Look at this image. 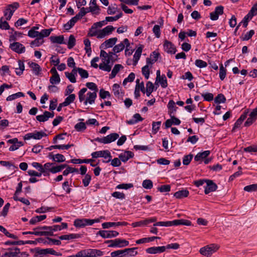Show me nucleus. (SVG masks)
<instances>
[{"label":"nucleus","instance_id":"f257e3e1","mask_svg":"<svg viewBox=\"0 0 257 257\" xmlns=\"http://www.w3.org/2000/svg\"><path fill=\"white\" fill-rule=\"evenodd\" d=\"M179 225H184L186 226H190L191 222L188 220L186 219H176L173 221H159L156 222L154 224V226H177Z\"/></svg>","mask_w":257,"mask_h":257},{"label":"nucleus","instance_id":"f03ea898","mask_svg":"<svg viewBox=\"0 0 257 257\" xmlns=\"http://www.w3.org/2000/svg\"><path fill=\"white\" fill-rule=\"evenodd\" d=\"M100 57L101 59L102 63L99 65V68L104 71L110 72L111 69V65L109 64L107 53L104 50H101L100 52Z\"/></svg>","mask_w":257,"mask_h":257},{"label":"nucleus","instance_id":"7ed1b4c3","mask_svg":"<svg viewBox=\"0 0 257 257\" xmlns=\"http://www.w3.org/2000/svg\"><path fill=\"white\" fill-rule=\"evenodd\" d=\"M20 7V5L18 2H14L12 4L9 5L4 11V16L7 21L11 20L15 11Z\"/></svg>","mask_w":257,"mask_h":257},{"label":"nucleus","instance_id":"20e7f679","mask_svg":"<svg viewBox=\"0 0 257 257\" xmlns=\"http://www.w3.org/2000/svg\"><path fill=\"white\" fill-rule=\"evenodd\" d=\"M218 248L219 246L217 244H211L209 245H207L201 248L200 249V253L201 254L208 257L216 251Z\"/></svg>","mask_w":257,"mask_h":257},{"label":"nucleus","instance_id":"39448f33","mask_svg":"<svg viewBox=\"0 0 257 257\" xmlns=\"http://www.w3.org/2000/svg\"><path fill=\"white\" fill-rule=\"evenodd\" d=\"M91 156L93 158H97L99 157L104 158V159H108L107 161H103V163H107L111 161L112 156L108 150H103L93 152L91 154Z\"/></svg>","mask_w":257,"mask_h":257},{"label":"nucleus","instance_id":"423d86ee","mask_svg":"<svg viewBox=\"0 0 257 257\" xmlns=\"http://www.w3.org/2000/svg\"><path fill=\"white\" fill-rule=\"evenodd\" d=\"M118 134L114 133L110 134V135H108L107 136L104 137L102 138H97L95 140L99 143L106 144L114 142L117 139H118Z\"/></svg>","mask_w":257,"mask_h":257},{"label":"nucleus","instance_id":"0eeeda50","mask_svg":"<svg viewBox=\"0 0 257 257\" xmlns=\"http://www.w3.org/2000/svg\"><path fill=\"white\" fill-rule=\"evenodd\" d=\"M36 254L40 255L42 256L47 255V254H52L56 256H60L61 254L60 252L56 251L52 248L40 249L39 248H36Z\"/></svg>","mask_w":257,"mask_h":257},{"label":"nucleus","instance_id":"6e6552de","mask_svg":"<svg viewBox=\"0 0 257 257\" xmlns=\"http://www.w3.org/2000/svg\"><path fill=\"white\" fill-rule=\"evenodd\" d=\"M119 233L114 230H100L96 233V235H99L103 238H112L117 236Z\"/></svg>","mask_w":257,"mask_h":257},{"label":"nucleus","instance_id":"1a4fd4ad","mask_svg":"<svg viewBox=\"0 0 257 257\" xmlns=\"http://www.w3.org/2000/svg\"><path fill=\"white\" fill-rule=\"evenodd\" d=\"M129 242L125 239L116 238L112 240V243L108 245L109 247H123L127 246Z\"/></svg>","mask_w":257,"mask_h":257},{"label":"nucleus","instance_id":"9d476101","mask_svg":"<svg viewBox=\"0 0 257 257\" xmlns=\"http://www.w3.org/2000/svg\"><path fill=\"white\" fill-rule=\"evenodd\" d=\"M10 48L18 54L23 53L26 51L25 47L19 42H15L11 43Z\"/></svg>","mask_w":257,"mask_h":257},{"label":"nucleus","instance_id":"9b49d317","mask_svg":"<svg viewBox=\"0 0 257 257\" xmlns=\"http://www.w3.org/2000/svg\"><path fill=\"white\" fill-rule=\"evenodd\" d=\"M206 186L205 187L204 193L205 194H208L211 192L216 191L217 189V185L213 182L212 180H206Z\"/></svg>","mask_w":257,"mask_h":257},{"label":"nucleus","instance_id":"f8f14e48","mask_svg":"<svg viewBox=\"0 0 257 257\" xmlns=\"http://www.w3.org/2000/svg\"><path fill=\"white\" fill-rule=\"evenodd\" d=\"M224 8L222 6H219L215 8L214 12L210 13V19L212 21L218 20L219 16L223 14Z\"/></svg>","mask_w":257,"mask_h":257},{"label":"nucleus","instance_id":"ddd939ff","mask_svg":"<svg viewBox=\"0 0 257 257\" xmlns=\"http://www.w3.org/2000/svg\"><path fill=\"white\" fill-rule=\"evenodd\" d=\"M8 143L12 144V145L10 147L9 151H14L18 149L20 147L23 146L24 144L22 142H19L16 138L9 140Z\"/></svg>","mask_w":257,"mask_h":257},{"label":"nucleus","instance_id":"4468645a","mask_svg":"<svg viewBox=\"0 0 257 257\" xmlns=\"http://www.w3.org/2000/svg\"><path fill=\"white\" fill-rule=\"evenodd\" d=\"M163 46L165 51H166L168 53L174 54L177 51V50L174 45L172 42L167 40H166L164 41Z\"/></svg>","mask_w":257,"mask_h":257},{"label":"nucleus","instance_id":"2eb2a0df","mask_svg":"<svg viewBox=\"0 0 257 257\" xmlns=\"http://www.w3.org/2000/svg\"><path fill=\"white\" fill-rule=\"evenodd\" d=\"M54 116V112H50L48 111H45L43 114L37 115L36 119L40 122H45L47 121L49 118H53Z\"/></svg>","mask_w":257,"mask_h":257},{"label":"nucleus","instance_id":"dca6fc26","mask_svg":"<svg viewBox=\"0 0 257 257\" xmlns=\"http://www.w3.org/2000/svg\"><path fill=\"white\" fill-rule=\"evenodd\" d=\"M165 246H153L149 247L146 249V251L148 253L150 254H156L159 253H162L165 251Z\"/></svg>","mask_w":257,"mask_h":257},{"label":"nucleus","instance_id":"f3484780","mask_svg":"<svg viewBox=\"0 0 257 257\" xmlns=\"http://www.w3.org/2000/svg\"><path fill=\"white\" fill-rule=\"evenodd\" d=\"M114 30V28L110 25L106 26L103 29L99 30L98 39L104 38L106 35L110 34Z\"/></svg>","mask_w":257,"mask_h":257},{"label":"nucleus","instance_id":"a211bd4d","mask_svg":"<svg viewBox=\"0 0 257 257\" xmlns=\"http://www.w3.org/2000/svg\"><path fill=\"white\" fill-rule=\"evenodd\" d=\"M96 97L97 93L96 92H88L87 93V97L84 101V104L86 105L88 103L90 104L94 103Z\"/></svg>","mask_w":257,"mask_h":257},{"label":"nucleus","instance_id":"6ab92c4d","mask_svg":"<svg viewBox=\"0 0 257 257\" xmlns=\"http://www.w3.org/2000/svg\"><path fill=\"white\" fill-rule=\"evenodd\" d=\"M117 38H112L106 40L100 46V48L106 49L112 47L117 42Z\"/></svg>","mask_w":257,"mask_h":257},{"label":"nucleus","instance_id":"aec40b11","mask_svg":"<svg viewBox=\"0 0 257 257\" xmlns=\"http://www.w3.org/2000/svg\"><path fill=\"white\" fill-rule=\"evenodd\" d=\"M144 46L143 45H140V46L136 50L135 54L133 56V65H136L139 60L141 54L143 51Z\"/></svg>","mask_w":257,"mask_h":257},{"label":"nucleus","instance_id":"412c9836","mask_svg":"<svg viewBox=\"0 0 257 257\" xmlns=\"http://www.w3.org/2000/svg\"><path fill=\"white\" fill-rule=\"evenodd\" d=\"M210 154V151H205L198 153L194 157V160L196 162H202Z\"/></svg>","mask_w":257,"mask_h":257},{"label":"nucleus","instance_id":"4be33fe9","mask_svg":"<svg viewBox=\"0 0 257 257\" xmlns=\"http://www.w3.org/2000/svg\"><path fill=\"white\" fill-rule=\"evenodd\" d=\"M134 154L131 151H127L119 155V158L123 162H126L130 159L132 158Z\"/></svg>","mask_w":257,"mask_h":257},{"label":"nucleus","instance_id":"5701e85b","mask_svg":"<svg viewBox=\"0 0 257 257\" xmlns=\"http://www.w3.org/2000/svg\"><path fill=\"white\" fill-rule=\"evenodd\" d=\"M20 252V250L18 247L14 248H9L4 253V256L7 257H16Z\"/></svg>","mask_w":257,"mask_h":257},{"label":"nucleus","instance_id":"b1692460","mask_svg":"<svg viewBox=\"0 0 257 257\" xmlns=\"http://www.w3.org/2000/svg\"><path fill=\"white\" fill-rule=\"evenodd\" d=\"M87 249V257H97L102 256L103 253V252L96 249Z\"/></svg>","mask_w":257,"mask_h":257},{"label":"nucleus","instance_id":"393cba45","mask_svg":"<svg viewBox=\"0 0 257 257\" xmlns=\"http://www.w3.org/2000/svg\"><path fill=\"white\" fill-rule=\"evenodd\" d=\"M29 67L32 69V70L33 72V73L35 75H39L40 72L41 71L42 69L39 65L35 62H29L28 63Z\"/></svg>","mask_w":257,"mask_h":257},{"label":"nucleus","instance_id":"a878e982","mask_svg":"<svg viewBox=\"0 0 257 257\" xmlns=\"http://www.w3.org/2000/svg\"><path fill=\"white\" fill-rule=\"evenodd\" d=\"M112 91L115 97L118 98L122 96L123 93L120 88V86L118 84H114L112 86Z\"/></svg>","mask_w":257,"mask_h":257},{"label":"nucleus","instance_id":"bb28decb","mask_svg":"<svg viewBox=\"0 0 257 257\" xmlns=\"http://www.w3.org/2000/svg\"><path fill=\"white\" fill-rule=\"evenodd\" d=\"M123 66L121 64H115L114 66V67L111 71V72L109 76V79L114 78L116 76V75L118 73V72L121 69H123Z\"/></svg>","mask_w":257,"mask_h":257},{"label":"nucleus","instance_id":"cd10ccee","mask_svg":"<svg viewBox=\"0 0 257 257\" xmlns=\"http://www.w3.org/2000/svg\"><path fill=\"white\" fill-rule=\"evenodd\" d=\"M189 194V191L186 189H183L176 192L174 194V196L177 199H181L187 197Z\"/></svg>","mask_w":257,"mask_h":257},{"label":"nucleus","instance_id":"c85d7f7f","mask_svg":"<svg viewBox=\"0 0 257 257\" xmlns=\"http://www.w3.org/2000/svg\"><path fill=\"white\" fill-rule=\"evenodd\" d=\"M50 41L52 43L62 44H64V38L63 35H60L58 36H51L49 38Z\"/></svg>","mask_w":257,"mask_h":257},{"label":"nucleus","instance_id":"c756f323","mask_svg":"<svg viewBox=\"0 0 257 257\" xmlns=\"http://www.w3.org/2000/svg\"><path fill=\"white\" fill-rule=\"evenodd\" d=\"M169 109L168 113L170 115H174L178 107L176 106L175 103L173 100H170L168 104Z\"/></svg>","mask_w":257,"mask_h":257},{"label":"nucleus","instance_id":"7c9ffc66","mask_svg":"<svg viewBox=\"0 0 257 257\" xmlns=\"http://www.w3.org/2000/svg\"><path fill=\"white\" fill-rule=\"evenodd\" d=\"M143 118L141 117L139 113H136L133 116V118L126 121V123L128 124H134L139 121H142Z\"/></svg>","mask_w":257,"mask_h":257},{"label":"nucleus","instance_id":"2f4dec72","mask_svg":"<svg viewBox=\"0 0 257 257\" xmlns=\"http://www.w3.org/2000/svg\"><path fill=\"white\" fill-rule=\"evenodd\" d=\"M137 249V247L125 248L124 250L125 257L134 256L137 255L138 254V252L137 251H136Z\"/></svg>","mask_w":257,"mask_h":257},{"label":"nucleus","instance_id":"473e14b6","mask_svg":"<svg viewBox=\"0 0 257 257\" xmlns=\"http://www.w3.org/2000/svg\"><path fill=\"white\" fill-rule=\"evenodd\" d=\"M99 34V30H97V28L92 25L91 27L89 29L87 36L89 37L96 36L98 38Z\"/></svg>","mask_w":257,"mask_h":257},{"label":"nucleus","instance_id":"72a5a7b5","mask_svg":"<svg viewBox=\"0 0 257 257\" xmlns=\"http://www.w3.org/2000/svg\"><path fill=\"white\" fill-rule=\"evenodd\" d=\"M85 218L77 219L74 221V225L76 227L82 228L86 226Z\"/></svg>","mask_w":257,"mask_h":257},{"label":"nucleus","instance_id":"f704fd0d","mask_svg":"<svg viewBox=\"0 0 257 257\" xmlns=\"http://www.w3.org/2000/svg\"><path fill=\"white\" fill-rule=\"evenodd\" d=\"M76 96L74 94H70L67 97L63 102V106H68L72 103L75 99Z\"/></svg>","mask_w":257,"mask_h":257},{"label":"nucleus","instance_id":"c9c22d12","mask_svg":"<svg viewBox=\"0 0 257 257\" xmlns=\"http://www.w3.org/2000/svg\"><path fill=\"white\" fill-rule=\"evenodd\" d=\"M50 158L52 159L53 161L58 163L63 162L65 161V157L60 154L52 155Z\"/></svg>","mask_w":257,"mask_h":257},{"label":"nucleus","instance_id":"e433bc0d","mask_svg":"<svg viewBox=\"0 0 257 257\" xmlns=\"http://www.w3.org/2000/svg\"><path fill=\"white\" fill-rule=\"evenodd\" d=\"M71 163L73 164H82V163H89L91 162H94V160L91 159H74L71 160Z\"/></svg>","mask_w":257,"mask_h":257},{"label":"nucleus","instance_id":"4c0bfd02","mask_svg":"<svg viewBox=\"0 0 257 257\" xmlns=\"http://www.w3.org/2000/svg\"><path fill=\"white\" fill-rule=\"evenodd\" d=\"M110 255V257H125L124 249L112 251Z\"/></svg>","mask_w":257,"mask_h":257},{"label":"nucleus","instance_id":"58836bf2","mask_svg":"<svg viewBox=\"0 0 257 257\" xmlns=\"http://www.w3.org/2000/svg\"><path fill=\"white\" fill-rule=\"evenodd\" d=\"M84 44L85 45V50L86 53L89 56L91 52V43L90 40L88 39H85L84 40Z\"/></svg>","mask_w":257,"mask_h":257},{"label":"nucleus","instance_id":"ea45409f","mask_svg":"<svg viewBox=\"0 0 257 257\" xmlns=\"http://www.w3.org/2000/svg\"><path fill=\"white\" fill-rule=\"evenodd\" d=\"M67 167V164H62L57 166H53L51 169V172L55 174L61 171L62 170Z\"/></svg>","mask_w":257,"mask_h":257},{"label":"nucleus","instance_id":"a19ab883","mask_svg":"<svg viewBox=\"0 0 257 257\" xmlns=\"http://www.w3.org/2000/svg\"><path fill=\"white\" fill-rule=\"evenodd\" d=\"M25 96L23 92H19L15 94L9 95L6 98L7 101H12L16 99V98L20 97H24Z\"/></svg>","mask_w":257,"mask_h":257},{"label":"nucleus","instance_id":"79ce46f5","mask_svg":"<svg viewBox=\"0 0 257 257\" xmlns=\"http://www.w3.org/2000/svg\"><path fill=\"white\" fill-rule=\"evenodd\" d=\"M125 46V44H124V43L123 41L120 43L115 45L113 48V51L114 53H119V52L122 51L124 49Z\"/></svg>","mask_w":257,"mask_h":257},{"label":"nucleus","instance_id":"37998d69","mask_svg":"<svg viewBox=\"0 0 257 257\" xmlns=\"http://www.w3.org/2000/svg\"><path fill=\"white\" fill-rule=\"evenodd\" d=\"M75 129L78 132H82L86 130V122H80L76 123L74 126Z\"/></svg>","mask_w":257,"mask_h":257},{"label":"nucleus","instance_id":"c03bdc74","mask_svg":"<svg viewBox=\"0 0 257 257\" xmlns=\"http://www.w3.org/2000/svg\"><path fill=\"white\" fill-rule=\"evenodd\" d=\"M76 23V22L72 18L66 24L64 25L63 27L65 30H69L75 25Z\"/></svg>","mask_w":257,"mask_h":257},{"label":"nucleus","instance_id":"a18cd8bd","mask_svg":"<svg viewBox=\"0 0 257 257\" xmlns=\"http://www.w3.org/2000/svg\"><path fill=\"white\" fill-rule=\"evenodd\" d=\"M226 100L224 95L222 93H220L215 98L214 101L215 103L219 104L221 103H225Z\"/></svg>","mask_w":257,"mask_h":257},{"label":"nucleus","instance_id":"49530a36","mask_svg":"<svg viewBox=\"0 0 257 257\" xmlns=\"http://www.w3.org/2000/svg\"><path fill=\"white\" fill-rule=\"evenodd\" d=\"M33 134V139L35 140H40L44 137H46L47 135L43 132L35 131Z\"/></svg>","mask_w":257,"mask_h":257},{"label":"nucleus","instance_id":"de8ad7c7","mask_svg":"<svg viewBox=\"0 0 257 257\" xmlns=\"http://www.w3.org/2000/svg\"><path fill=\"white\" fill-rule=\"evenodd\" d=\"M7 20H4V18L2 17L0 19V28L3 30H9L10 27L9 23L7 21Z\"/></svg>","mask_w":257,"mask_h":257},{"label":"nucleus","instance_id":"09e8293b","mask_svg":"<svg viewBox=\"0 0 257 257\" xmlns=\"http://www.w3.org/2000/svg\"><path fill=\"white\" fill-rule=\"evenodd\" d=\"M52 29H43L40 33V38L43 40L44 37H48L50 35Z\"/></svg>","mask_w":257,"mask_h":257},{"label":"nucleus","instance_id":"8fccbe9b","mask_svg":"<svg viewBox=\"0 0 257 257\" xmlns=\"http://www.w3.org/2000/svg\"><path fill=\"white\" fill-rule=\"evenodd\" d=\"M76 40L74 36L71 35L69 37L68 42L67 43V47L68 49L72 48L75 45Z\"/></svg>","mask_w":257,"mask_h":257},{"label":"nucleus","instance_id":"3c124183","mask_svg":"<svg viewBox=\"0 0 257 257\" xmlns=\"http://www.w3.org/2000/svg\"><path fill=\"white\" fill-rule=\"evenodd\" d=\"M66 168V170H65L63 172V175L64 176H67L70 173H74V172H76V173L78 172V170L77 169L70 167V166H68L67 165V167Z\"/></svg>","mask_w":257,"mask_h":257},{"label":"nucleus","instance_id":"603ef678","mask_svg":"<svg viewBox=\"0 0 257 257\" xmlns=\"http://www.w3.org/2000/svg\"><path fill=\"white\" fill-rule=\"evenodd\" d=\"M123 42L125 44L126 47V49L125 50V55L128 56L132 55L134 51L133 50H130L128 49V47L130 45L129 40L127 38H125L123 40Z\"/></svg>","mask_w":257,"mask_h":257},{"label":"nucleus","instance_id":"864d4df0","mask_svg":"<svg viewBox=\"0 0 257 257\" xmlns=\"http://www.w3.org/2000/svg\"><path fill=\"white\" fill-rule=\"evenodd\" d=\"M254 30H251L249 32H247L243 36H242L241 37V39L242 41H247L252 37V36L254 35Z\"/></svg>","mask_w":257,"mask_h":257},{"label":"nucleus","instance_id":"5fc2aeb1","mask_svg":"<svg viewBox=\"0 0 257 257\" xmlns=\"http://www.w3.org/2000/svg\"><path fill=\"white\" fill-rule=\"evenodd\" d=\"M142 72L145 78L146 79H149L150 76V68L148 65H146L142 68Z\"/></svg>","mask_w":257,"mask_h":257},{"label":"nucleus","instance_id":"6e6d98bb","mask_svg":"<svg viewBox=\"0 0 257 257\" xmlns=\"http://www.w3.org/2000/svg\"><path fill=\"white\" fill-rule=\"evenodd\" d=\"M60 82V77L59 75H52L50 78V82L54 85L57 84Z\"/></svg>","mask_w":257,"mask_h":257},{"label":"nucleus","instance_id":"4d7b16f0","mask_svg":"<svg viewBox=\"0 0 257 257\" xmlns=\"http://www.w3.org/2000/svg\"><path fill=\"white\" fill-rule=\"evenodd\" d=\"M193 157V155L190 154L188 155H185L183 158V164L184 165H188Z\"/></svg>","mask_w":257,"mask_h":257},{"label":"nucleus","instance_id":"13d9d810","mask_svg":"<svg viewBox=\"0 0 257 257\" xmlns=\"http://www.w3.org/2000/svg\"><path fill=\"white\" fill-rule=\"evenodd\" d=\"M244 190L247 192H251L257 190V184H253L246 186L244 187Z\"/></svg>","mask_w":257,"mask_h":257},{"label":"nucleus","instance_id":"bf43d9fd","mask_svg":"<svg viewBox=\"0 0 257 257\" xmlns=\"http://www.w3.org/2000/svg\"><path fill=\"white\" fill-rule=\"evenodd\" d=\"M70 184L69 183L68 181H65L63 184H62V188L64 190H65L67 194H69L72 189L70 188Z\"/></svg>","mask_w":257,"mask_h":257},{"label":"nucleus","instance_id":"052dcab7","mask_svg":"<svg viewBox=\"0 0 257 257\" xmlns=\"http://www.w3.org/2000/svg\"><path fill=\"white\" fill-rule=\"evenodd\" d=\"M44 42V40L41 39V38H37L34 41H32L30 45L32 47L36 46L38 47L42 45Z\"/></svg>","mask_w":257,"mask_h":257},{"label":"nucleus","instance_id":"680f3d73","mask_svg":"<svg viewBox=\"0 0 257 257\" xmlns=\"http://www.w3.org/2000/svg\"><path fill=\"white\" fill-rule=\"evenodd\" d=\"M160 84L163 88H166L168 86V83L166 77L164 74L162 75L160 78L158 79Z\"/></svg>","mask_w":257,"mask_h":257},{"label":"nucleus","instance_id":"e2e57ef3","mask_svg":"<svg viewBox=\"0 0 257 257\" xmlns=\"http://www.w3.org/2000/svg\"><path fill=\"white\" fill-rule=\"evenodd\" d=\"M143 187L147 189H150L153 187V182L150 180H145L143 182Z\"/></svg>","mask_w":257,"mask_h":257},{"label":"nucleus","instance_id":"0e129e2a","mask_svg":"<svg viewBox=\"0 0 257 257\" xmlns=\"http://www.w3.org/2000/svg\"><path fill=\"white\" fill-rule=\"evenodd\" d=\"M78 72L82 78H86L88 77L89 74L88 72L82 68H77Z\"/></svg>","mask_w":257,"mask_h":257},{"label":"nucleus","instance_id":"69168bd1","mask_svg":"<svg viewBox=\"0 0 257 257\" xmlns=\"http://www.w3.org/2000/svg\"><path fill=\"white\" fill-rule=\"evenodd\" d=\"M247 15L251 18L257 15V3L252 7Z\"/></svg>","mask_w":257,"mask_h":257},{"label":"nucleus","instance_id":"338daca9","mask_svg":"<svg viewBox=\"0 0 257 257\" xmlns=\"http://www.w3.org/2000/svg\"><path fill=\"white\" fill-rule=\"evenodd\" d=\"M195 65L200 68L206 67L207 66V63L202 60L197 59L195 62Z\"/></svg>","mask_w":257,"mask_h":257},{"label":"nucleus","instance_id":"774afa93","mask_svg":"<svg viewBox=\"0 0 257 257\" xmlns=\"http://www.w3.org/2000/svg\"><path fill=\"white\" fill-rule=\"evenodd\" d=\"M243 151L250 153L257 152V146H250L244 148Z\"/></svg>","mask_w":257,"mask_h":257}]
</instances>
